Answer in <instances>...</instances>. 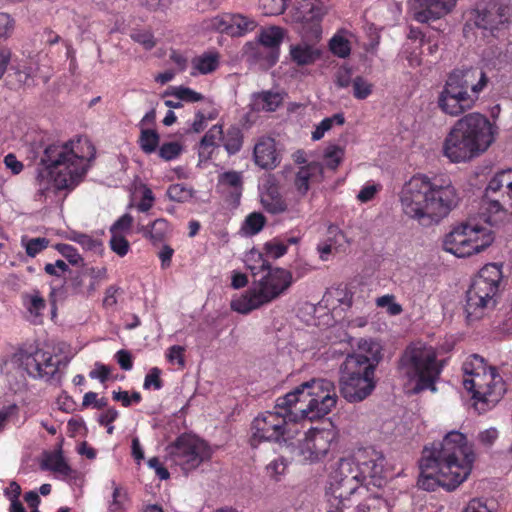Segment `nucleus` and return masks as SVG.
Listing matches in <instances>:
<instances>
[{"label": "nucleus", "instance_id": "nucleus-12", "mask_svg": "<svg viewBox=\"0 0 512 512\" xmlns=\"http://www.w3.org/2000/svg\"><path fill=\"white\" fill-rule=\"evenodd\" d=\"M493 241L489 228L465 223L446 235L444 249L457 257H468L485 250Z\"/></svg>", "mask_w": 512, "mask_h": 512}, {"label": "nucleus", "instance_id": "nucleus-49", "mask_svg": "<svg viewBox=\"0 0 512 512\" xmlns=\"http://www.w3.org/2000/svg\"><path fill=\"white\" fill-rule=\"evenodd\" d=\"M376 305L381 308H386L387 312L392 316H397L402 313V306L395 302V296L386 294L376 299Z\"/></svg>", "mask_w": 512, "mask_h": 512}, {"label": "nucleus", "instance_id": "nucleus-32", "mask_svg": "<svg viewBox=\"0 0 512 512\" xmlns=\"http://www.w3.org/2000/svg\"><path fill=\"white\" fill-rule=\"evenodd\" d=\"M192 76L208 74L215 71L219 65V55L216 52H207L192 59Z\"/></svg>", "mask_w": 512, "mask_h": 512}, {"label": "nucleus", "instance_id": "nucleus-36", "mask_svg": "<svg viewBox=\"0 0 512 512\" xmlns=\"http://www.w3.org/2000/svg\"><path fill=\"white\" fill-rule=\"evenodd\" d=\"M326 0H304L301 5V20L303 22L319 21L326 13L324 6Z\"/></svg>", "mask_w": 512, "mask_h": 512}, {"label": "nucleus", "instance_id": "nucleus-33", "mask_svg": "<svg viewBox=\"0 0 512 512\" xmlns=\"http://www.w3.org/2000/svg\"><path fill=\"white\" fill-rule=\"evenodd\" d=\"M139 232H142L146 238H149L154 245H158L164 241L169 233V224L163 219H156L149 227H139Z\"/></svg>", "mask_w": 512, "mask_h": 512}, {"label": "nucleus", "instance_id": "nucleus-53", "mask_svg": "<svg viewBox=\"0 0 512 512\" xmlns=\"http://www.w3.org/2000/svg\"><path fill=\"white\" fill-rule=\"evenodd\" d=\"M56 249L72 265H78L83 262L82 257L72 245L60 243L56 245Z\"/></svg>", "mask_w": 512, "mask_h": 512}, {"label": "nucleus", "instance_id": "nucleus-3", "mask_svg": "<svg viewBox=\"0 0 512 512\" xmlns=\"http://www.w3.org/2000/svg\"><path fill=\"white\" fill-rule=\"evenodd\" d=\"M400 201L410 218L438 221L457 205L458 195L449 180L414 176L403 186Z\"/></svg>", "mask_w": 512, "mask_h": 512}, {"label": "nucleus", "instance_id": "nucleus-14", "mask_svg": "<svg viewBox=\"0 0 512 512\" xmlns=\"http://www.w3.org/2000/svg\"><path fill=\"white\" fill-rule=\"evenodd\" d=\"M305 406H300L297 411L301 418L315 420L327 415L337 402L334 384L326 379L308 381Z\"/></svg>", "mask_w": 512, "mask_h": 512}, {"label": "nucleus", "instance_id": "nucleus-40", "mask_svg": "<svg viewBox=\"0 0 512 512\" xmlns=\"http://www.w3.org/2000/svg\"><path fill=\"white\" fill-rule=\"evenodd\" d=\"M265 223L266 219L262 213L253 212L245 218L241 229L245 235L253 236L263 229Z\"/></svg>", "mask_w": 512, "mask_h": 512}, {"label": "nucleus", "instance_id": "nucleus-1", "mask_svg": "<svg viewBox=\"0 0 512 512\" xmlns=\"http://www.w3.org/2000/svg\"><path fill=\"white\" fill-rule=\"evenodd\" d=\"M475 457L463 433H446L442 441L423 449L418 486L426 491H435L440 486L448 491L456 489L470 475Z\"/></svg>", "mask_w": 512, "mask_h": 512}, {"label": "nucleus", "instance_id": "nucleus-46", "mask_svg": "<svg viewBox=\"0 0 512 512\" xmlns=\"http://www.w3.org/2000/svg\"><path fill=\"white\" fill-rule=\"evenodd\" d=\"M498 324L496 325V329L504 334L511 335L512 334V302L506 306L501 313L498 315Z\"/></svg>", "mask_w": 512, "mask_h": 512}, {"label": "nucleus", "instance_id": "nucleus-20", "mask_svg": "<svg viewBox=\"0 0 512 512\" xmlns=\"http://www.w3.org/2000/svg\"><path fill=\"white\" fill-rule=\"evenodd\" d=\"M501 278L502 272L500 267L496 264H487L474 277L467 292L475 293L488 299H496Z\"/></svg>", "mask_w": 512, "mask_h": 512}, {"label": "nucleus", "instance_id": "nucleus-11", "mask_svg": "<svg viewBox=\"0 0 512 512\" xmlns=\"http://www.w3.org/2000/svg\"><path fill=\"white\" fill-rule=\"evenodd\" d=\"M362 485L361 471L357 469L354 458H341L330 474L327 495L332 496L333 505L339 507L367 492Z\"/></svg>", "mask_w": 512, "mask_h": 512}, {"label": "nucleus", "instance_id": "nucleus-4", "mask_svg": "<svg viewBox=\"0 0 512 512\" xmlns=\"http://www.w3.org/2000/svg\"><path fill=\"white\" fill-rule=\"evenodd\" d=\"M382 360V347L372 339H360L357 350L348 354L340 366V393L350 403L365 400L374 391L375 371Z\"/></svg>", "mask_w": 512, "mask_h": 512}, {"label": "nucleus", "instance_id": "nucleus-35", "mask_svg": "<svg viewBox=\"0 0 512 512\" xmlns=\"http://www.w3.org/2000/svg\"><path fill=\"white\" fill-rule=\"evenodd\" d=\"M221 141L223 142L226 152L229 155H234L242 148L243 133L239 127L231 126L225 133L223 132Z\"/></svg>", "mask_w": 512, "mask_h": 512}, {"label": "nucleus", "instance_id": "nucleus-27", "mask_svg": "<svg viewBox=\"0 0 512 512\" xmlns=\"http://www.w3.org/2000/svg\"><path fill=\"white\" fill-rule=\"evenodd\" d=\"M260 201L268 213L280 214L287 210V203L274 183H268L265 191L261 194Z\"/></svg>", "mask_w": 512, "mask_h": 512}, {"label": "nucleus", "instance_id": "nucleus-39", "mask_svg": "<svg viewBox=\"0 0 512 512\" xmlns=\"http://www.w3.org/2000/svg\"><path fill=\"white\" fill-rule=\"evenodd\" d=\"M246 266L252 275L256 277L259 273H264L269 267V262L263 257V254L257 251H250L246 256Z\"/></svg>", "mask_w": 512, "mask_h": 512}, {"label": "nucleus", "instance_id": "nucleus-48", "mask_svg": "<svg viewBox=\"0 0 512 512\" xmlns=\"http://www.w3.org/2000/svg\"><path fill=\"white\" fill-rule=\"evenodd\" d=\"M114 489L112 494V501L109 505L110 512H122L126 508L127 503V493L122 490L120 487L116 486L114 482H112Z\"/></svg>", "mask_w": 512, "mask_h": 512}, {"label": "nucleus", "instance_id": "nucleus-16", "mask_svg": "<svg viewBox=\"0 0 512 512\" xmlns=\"http://www.w3.org/2000/svg\"><path fill=\"white\" fill-rule=\"evenodd\" d=\"M353 458L357 469L361 471L362 483L366 487L369 485L381 487L385 484V457L382 452L373 447L362 448L356 452Z\"/></svg>", "mask_w": 512, "mask_h": 512}, {"label": "nucleus", "instance_id": "nucleus-58", "mask_svg": "<svg viewBox=\"0 0 512 512\" xmlns=\"http://www.w3.org/2000/svg\"><path fill=\"white\" fill-rule=\"evenodd\" d=\"M131 38L135 42L143 45L147 50L152 49L156 44L153 34L149 31L134 32L131 34Z\"/></svg>", "mask_w": 512, "mask_h": 512}, {"label": "nucleus", "instance_id": "nucleus-47", "mask_svg": "<svg viewBox=\"0 0 512 512\" xmlns=\"http://www.w3.org/2000/svg\"><path fill=\"white\" fill-rule=\"evenodd\" d=\"M167 196L172 201L185 202L192 198V190L184 184H173L167 190Z\"/></svg>", "mask_w": 512, "mask_h": 512}, {"label": "nucleus", "instance_id": "nucleus-17", "mask_svg": "<svg viewBox=\"0 0 512 512\" xmlns=\"http://www.w3.org/2000/svg\"><path fill=\"white\" fill-rule=\"evenodd\" d=\"M17 357L20 366L32 378L50 379L58 371L59 362L50 352L41 349L33 352L20 351Z\"/></svg>", "mask_w": 512, "mask_h": 512}, {"label": "nucleus", "instance_id": "nucleus-37", "mask_svg": "<svg viewBox=\"0 0 512 512\" xmlns=\"http://www.w3.org/2000/svg\"><path fill=\"white\" fill-rule=\"evenodd\" d=\"M83 277H88V284H86V288L82 290V294L90 296L96 291L100 282L106 279L107 269L105 267H86L83 269Z\"/></svg>", "mask_w": 512, "mask_h": 512}, {"label": "nucleus", "instance_id": "nucleus-61", "mask_svg": "<svg viewBox=\"0 0 512 512\" xmlns=\"http://www.w3.org/2000/svg\"><path fill=\"white\" fill-rule=\"evenodd\" d=\"M352 70L347 67H340L335 73V83L339 88H346L351 84Z\"/></svg>", "mask_w": 512, "mask_h": 512}, {"label": "nucleus", "instance_id": "nucleus-25", "mask_svg": "<svg viewBox=\"0 0 512 512\" xmlns=\"http://www.w3.org/2000/svg\"><path fill=\"white\" fill-rule=\"evenodd\" d=\"M257 27L254 19L241 14H233L220 22L218 29L225 31L231 36H243Z\"/></svg>", "mask_w": 512, "mask_h": 512}, {"label": "nucleus", "instance_id": "nucleus-52", "mask_svg": "<svg viewBox=\"0 0 512 512\" xmlns=\"http://www.w3.org/2000/svg\"><path fill=\"white\" fill-rule=\"evenodd\" d=\"M182 150L183 148L178 142L164 143L159 148V156L165 161H170L177 158Z\"/></svg>", "mask_w": 512, "mask_h": 512}, {"label": "nucleus", "instance_id": "nucleus-9", "mask_svg": "<svg viewBox=\"0 0 512 512\" xmlns=\"http://www.w3.org/2000/svg\"><path fill=\"white\" fill-rule=\"evenodd\" d=\"M463 386L472 394L477 409L485 411L493 407L506 391L502 377L496 368L487 367L479 355H471L463 363Z\"/></svg>", "mask_w": 512, "mask_h": 512}, {"label": "nucleus", "instance_id": "nucleus-8", "mask_svg": "<svg viewBox=\"0 0 512 512\" xmlns=\"http://www.w3.org/2000/svg\"><path fill=\"white\" fill-rule=\"evenodd\" d=\"M463 386L472 394L477 409L485 411L493 407L506 391L502 377L496 368L487 367L479 355H471L463 363Z\"/></svg>", "mask_w": 512, "mask_h": 512}, {"label": "nucleus", "instance_id": "nucleus-29", "mask_svg": "<svg viewBox=\"0 0 512 512\" xmlns=\"http://www.w3.org/2000/svg\"><path fill=\"white\" fill-rule=\"evenodd\" d=\"M283 95L274 91H262L253 94L252 104L255 110L274 112L283 103Z\"/></svg>", "mask_w": 512, "mask_h": 512}, {"label": "nucleus", "instance_id": "nucleus-24", "mask_svg": "<svg viewBox=\"0 0 512 512\" xmlns=\"http://www.w3.org/2000/svg\"><path fill=\"white\" fill-rule=\"evenodd\" d=\"M307 388H309L308 382H304L285 396L278 398L274 409L291 415L293 417L291 422L296 425V422L301 417L300 413L297 410L293 412L292 408L296 407L297 404L305 403L303 399H305Z\"/></svg>", "mask_w": 512, "mask_h": 512}, {"label": "nucleus", "instance_id": "nucleus-10", "mask_svg": "<svg viewBox=\"0 0 512 512\" xmlns=\"http://www.w3.org/2000/svg\"><path fill=\"white\" fill-rule=\"evenodd\" d=\"M292 283V275L283 268H271L242 296L231 301L232 310L248 314L279 297Z\"/></svg>", "mask_w": 512, "mask_h": 512}, {"label": "nucleus", "instance_id": "nucleus-21", "mask_svg": "<svg viewBox=\"0 0 512 512\" xmlns=\"http://www.w3.org/2000/svg\"><path fill=\"white\" fill-rule=\"evenodd\" d=\"M420 9L415 11L414 19L420 23L440 19L450 14L458 0H419Z\"/></svg>", "mask_w": 512, "mask_h": 512}, {"label": "nucleus", "instance_id": "nucleus-13", "mask_svg": "<svg viewBox=\"0 0 512 512\" xmlns=\"http://www.w3.org/2000/svg\"><path fill=\"white\" fill-rule=\"evenodd\" d=\"M292 418L291 415L275 409L260 414L251 425V445L256 447L262 441L286 442L293 439L297 428L291 422Z\"/></svg>", "mask_w": 512, "mask_h": 512}, {"label": "nucleus", "instance_id": "nucleus-42", "mask_svg": "<svg viewBox=\"0 0 512 512\" xmlns=\"http://www.w3.org/2000/svg\"><path fill=\"white\" fill-rule=\"evenodd\" d=\"M164 96H174L176 99L180 101H186V102H198L203 99V95L201 93H198L191 88L188 87H171L169 90H167L164 93Z\"/></svg>", "mask_w": 512, "mask_h": 512}, {"label": "nucleus", "instance_id": "nucleus-56", "mask_svg": "<svg viewBox=\"0 0 512 512\" xmlns=\"http://www.w3.org/2000/svg\"><path fill=\"white\" fill-rule=\"evenodd\" d=\"M49 244V240L44 237L30 239L26 243V253L30 257H35L38 253L44 250Z\"/></svg>", "mask_w": 512, "mask_h": 512}, {"label": "nucleus", "instance_id": "nucleus-41", "mask_svg": "<svg viewBox=\"0 0 512 512\" xmlns=\"http://www.w3.org/2000/svg\"><path fill=\"white\" fill-rule=\"evenodd\" d=\"M345 118L343 113H336L331 117L324 118L312 132V139L320 140L327 131H329L334 124L343 125Z\"/></svg>", "mask_w": 512, "mask_h": 512}, {"label": "nucleus", "instance_id": "nucleus-44", "mask_svg": "<svg viewBox=\"0 0 512 512\" xmlns=\"http://www.w3.org/2000/svg\"><path fill=\"white\" fill-rule=\"evenodd\" d=\"M325 166L331 170L337 169L344 158V149L338 145H328L324 150Z\"/></svg>", "mask_w": 512, "mask_h": 512}, {"label": "nucleus", "instance_id": "nucleus-26", "mask_svg": "<svg viewBox=\"0 0 512 512\" xmlns=\"http://www.w3.org/2000/svg\"><path fill=\"white\" fill-rule=\"evenodd\" d=\"M323 174V165L319 162H311L299 168L296 173L294 186L297 192L304 196L310 188V181L320 180Z\"/></svg>", "mask_w": 512, "mask_h": 512}, {"label": "nucleus", "instance_id": "nucleus-62", "mask_svg": "<svg viewBox=\"0 0 512 512\" xmlns=\"http://www.w3.org/2000/svg\"><path fill=\"white\" fill-rule=\"evenodd\" d=\"M132 223L133 217L130 214H124L111 226L110 233L121 234V232L129 230Z\"/></svg>", "mask_w": 512, "mask_h": 512}, {"label": "nucleus", "instance_id": "nucleus-38", "mask_svg": "<svg viewBox=\"0 0 512 512\" xmlns=\"http://www.w3.org/2000/svg\"><path fill=\"white\" fill-rule=\"evenodd\" d=\"M283 29L277 26H271L262 29L258 35V41L267 48H278L283 40Z\"/></svg>", "mask_w": 512, "mask_h": 512}, {"label": "nucleus", "instance_id": "nucleus-2", "mask_svg": "<svg viewBox=\"0 0 512 512\" xmlns=\"http://www.w3.org/2000/svg\"><path fill=\"white\" fill-rule=\"evenodd\" d=\"M84 145L88 156L80 155L72 141L47 146L37 168L36 183L38 196H46L53 187L55 191L72 190L84 178L89 162L95 157V148L88 140Z\"/></svg>", "mask_w": 512, "mask_h": 512}, {"label": "nucleus", "instance_id": "nucleus-18", "mask_svg": "<svg viewBox=\"0 0 512 512\" xmlns=\"http://www.w3.org/2000/svg\"><path fill=\"white\" fill-rule=\"evenodd\" d=\"M336 433L331 429L311 428L300 444V453L305 460L316 462L323 459L330 450Z\"/></svg>", "mask_w": 512, "mask_h": 512}, {"label": "nucleus", "instance_id": "nucleus-30", "mask_svg": "<svg viewBox=\"0 0 512 512\" xmlns=\"http://www.w3.org/2000/svg\"><path fill=\"white\" fill-rule=\"evenodd\" d=\"M223 136V128L221 125L212 126L202 137L199 143V157L201 159H209L213 150L218 147V142Z\"/></svg>", "mask_w": 512, "mask_h": 512}, {"label": "nucleus", "instance_id": "nucleus-57", "mask_svg": "<svg viewBox=\"0 0 512 512\" xmlns=\"http://www.w3.org/2000/svg\"><path fill=\"white\" fill-rule=\"evenodd\" d=\"M15 21L7 13H0V38L7 39L12 35Z\"/></svg>", "mask_w": 512, "mask_h": 512}, {"label": "nucleus", "instance_id": "nucleus-34", "mask_svg": "<svg viewBox=\"0 0 512 512\" xmlns=\"http://www.w3.org/2000/svg\"><path fill=\"white\" fill-rule=\"evenodd\" d=\"M41 468L51 470L63 476L70 475L72 471L70 466L66 463L61 451L47 453L41 463Z\"/></svg>", "mask_w": 512, "mask_h": 512}, {"label": "nucleus", "instance_id": "nucleus-55", "mask_svg": "<svg viewBox=\"0 0 512 512\" xmlns=\"http://www.w3.org/2000/svg\"><path fill=\"white\" fill-rule=\"evenodd\" d=\"M74 242L80 244L84 249L90 251H98L101 249V242L89 235L75 233L72 238Z\"/></svg>", "mask_w": 512, "mask_h": 512}, {"label": "nucleus", "instance_id": "nucleus-63", "mask_svg": "<svg viewBox=\"0 0 512 512\" xmlns=\"http://www.w3.org/2000/svg\"><path fill=\"white\" fill-rule=\"evenodd\" d=\"M285 469L286 463L283 458H278L271 461L266 467L267 474L275 479H277L278 476L282 475L285 472Z\"/></svg>", "mask_w": 512, "mask_h": 512}, {"label": "nucleus", "instance_id": "nucleus-28", "mask_svg": "<svg viewBox=\"0 0 512 512\" xmlns=\"http://www.w3.org/2000/svg\"><path fill=\"white\" fill-rule=\"evenodd\" d=\"M289 54L291 60L298 66L311 65L320 58V50L306 42L291 45Z\"/></svg>", "mask_w": 512, "mask_h": 512}, {"label": "nucleus", "instance_id": "nucleus-19", "mask_svg": "<svg viewBox=\"0 0 512 512\" xmlns=\"http://www.w3.org/2000/svg\"><path fill=\"white\" fill-rule=\"evenodd\" d=\"M511 16V6L504 0L483 10L477 16L475 23L479 28L489 30L493 36L498 37L508 28Z\"/></svg>", "mask_w": 512, "mask_h": 512}, {"label": "nucleus", "instance_id": "nucleus-43", "mask_svg": "<svg viewBox=\"0 0 512 512\" xmlns=\"http://www.w3.org/2000/svg\"><path fill=\"white\" fill-rule=\"evenodd\" d=\"M159 139L160 137L156 130L142 128L139 137V145L145 153L151 154L155 152L159 144Z\"/></svg>", "mask_w": 512, "mask_h": 512}, {"label": "nucleus", "instance_id": "nucleus-15", "mask_svg": "<svg viewBox=\"0 0 512 512\" xmlns=\"http://www.w3.org/2000/svg\"><path fill=\"white\" fill-rule=\"evenodd\" d=\"M168 453L171 460L184 471L196 469L211 457V450L206 442L190 434L179 436L175 443L168 447Z\"/></svg>", "mask_w": 512, "mask_h": 512}, {"label": "nucleus", "instance_id": "nucleus-54", "mask_svg": "<svg viewBox=\"0 0 512 512\" xmlns=\"http://www.w3.org/2000/svg\"><path fill=\"white\" fill-rule=\"evenodd\" d=\"M264 250L268 257L278 259L286 254L287 245L274 239L272 241L265 243Z\"/></svg>", "mask_w": 512, "mask_h": 512}, {"label": "nucleus", "instance_id": "nucleus-64", "mask_svg": "<svg viewBox=\"0 0 512 512\" xmlns=\"http://www.w3.org/2000/svg\"><path fill=\"white\" fill-rule=\"evenodd\" d=\"M498 176L502 182L504 193L512 199V169L503 170L498 173Z\"/></svg>", "mask_w": 512, "mask_h": 512}, {"label": "nucleus", "instance_id": "nucleus-50", "mask_svg": "<svg viewBox=\"0 0 512 512\" xmlns=\"http://www.w3.org/2000/svg\"><path fill=\"white\" fill-rule=\"evenodd\" d=\"M353 96L358 100L366 99L372 93V84L363 77L357 76L353 82Z\"/></svg>", "mask_w": 512, "mask_h": 512}, {"label": "nucleus", "instance_id": "nucleus-31", "mask_svg": "<svg viewBox=\"0 0 512 512\" xmlns=\"http://www.w3.org/2000/svg\"><path fill=\"white\" fill-rule=\"evenodd\" d=\"M23 300L27 310V319L33 324L42 323V315L46 308V302L43 297L40 296V293L35 291L32 294L25 295Z\"/></svg>", "mask_w": 512, "mask_h": 512}, {"label": "nucleus", "instance_id": "nucleus-60", "mask_svg": "<svg viewBox=\"0 0 512 512\" xmlns=\"http://www.w3.org/2000/svg\"><path fill=\"white\" fill-rule=\"evenodd\" d=\"M161 370L157 367H153L146 375L144 380V388L149 389L153 386L156 390L162 388V380L160 379Z\"/></svg>", "mask_w": 512, "mask_h": 512}, {"label": "nucleus", "instance_id": "nucleus-51", "mask_svg": "<svg viewBox=\"0 0 512 512\" xmlns=\"http://www.w3.org/2000/svg\"><path fill=\"white\" fill-rule=\"evenodd\" d=\"M109 244L111 250L120 257L125 256L130 247L128 240L122 234L118 233L111 234Z\"/></svg>", "mask_w": 512, "mask_h": 512}, {"label": "nucleus", "instance_id": "nucleus-7", "mask_svg": "<svg viewBox=\"0 0 512 512\" xmlns=\"http://www.w3.org/2000/svg\"><path fill=\"white\" fill-rule=\"evenodd\" d=\"M442 371L436 349L421 341L409 344L397 361V372L408 382H415L414 392L436 391L435 382Z\"/></svg>", "mask_w": 512, "mask_h": 512}, {"label": "nucleus", "instance_id": "nucleus-6", "mask_svg": "<svg viewBox=\"0 0 512 512\" xmlns=\"http://www.w3.org/2000/svg\"><path fill=\"white\" fill-rule=\"evenodd\" d=\"M485 72L473 69H455L447 77L438 96L439 108L448 115L458 116L470 110L478 100L479 93L487 86Z\"/></svg>", "mask_w": 512, "mask_h": 512}, {"label": "nucleus", "instance_id": "nucleus-45", "mask_svg": "<svg viewBox=\"0 0 512 512\" xmlns=\"http://www.w3.org/2000/svg\"><path fill=\"white\" fill-rule=\"evenodd\" d=\"M329 47L331 52L340 58L348 57L351 52L349 41L340 35H335L332 37L329 43Z\"/></svg>", "mask_w": 512, "mask_h": 512}, {"label": "nucleus", "instance_id": "nucleus-22", "mask_svg": "<svg viewBox=\"0 0 512 512\" xmlns=\"http://www.w3.org/2000/svg\"><path fill=\"white\" fill-rule=\"evenodd\" d=\"M253 158L257 166L262 169H275L281 162L280 153L277 151L276 142L271 137H261L255 143Z\"/></svg>", "mask_w": 512, "mask_h": 512}, {"label": "nucleus", "instance_id": "nucleus-59", "mask_svg": "<svg viewBox=\"0 0 512 512\" xmlns=\"http://www.w3.org/2000/svg\"><path fill=\"white\" fill-rule=\"evenodd\" d=\"M184 352V347L173 345L168 349L167 360L170 363H177L181 368H183L185 366Z\"/></svg>", "mask_w": 512, "mask_h": 512}, {"label": "nucleus", "instance_id": "nucleus-5", "mask_svg": "<svg viewBox=\"0 0 512 512\" xmlns=\"http://www.w3.org/2000/svg\"><path fill=\"white\" fill-rule=\"evenodd\" d=\"M494 127L480 113L456 121L443 143V154L453 163L469 161L485 152L494 141Z\"/></svg>", "mask_w": 512, "mask_h": 512}, {"label": "nucleus", "instance_id": "nucleus-23", "mask_svg": "<svg viewBox=\"0 0 512 512\" xmlns=\"http://www.w3.org/2000/svg\"><path fill=\"white\" fill-rule=\"evenodd\" d=\"M495 305L496 299H488L466 291L464 311L467 321L472 323L482 319Z\"/></svg>", "mask_w": 512, "mask_h": 512}]
</instances>
